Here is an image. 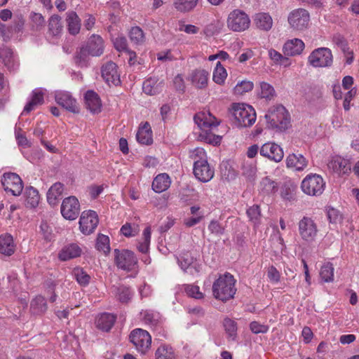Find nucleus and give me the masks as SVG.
Returning a JSON list of instances; mask_svg holds the SVG:
<instances>
[{"label": "nucleus", "instance_id": "nucleus-1", "mask_svg": "<svg viewBox=\"0 0 359 359\" xmlns=\"http://www.w3.org/2000/svg\"><path fill=\"white\" fill-rule=\"evenodd\" d=\"M235 283L236 280L229 273L220 275L212 285L214 297L222 302L232 299L236 292Z\"/></svg>", "mask_w": 359, "mask_h": 359}, {"label": "nucleus", "instance_id": "nucleus-2", "mask_svg": "<svg viewBox=\"0 0 359 359\" xmlns=\"http://www.w3.org/2000/svg\"><path fill=\"white\" fill-rule=\"evenodd\" d=\"M238 127L246 128L252 126L256 121L254 108L245 103H233L229 109Z\"/></svg>", "mask_w": 359, "mask_h": 359}, {"label": "nucleus", "instance_id": "nucleus-3", "mask_svg": "<svg viewBox=\"0 0 359 359\" xmlns=\"http://www.w3.org/2000/svg\"><path fill=\"white\" fill-rule=\"evenodd\" d=\"M264 117L268 127L277 130H286L290 123V115L281 104L270 107Z\"/></svg>", "mask_w": 359, "mask_h": 359}, {"label": "nucleus", "instance_id": "nucleus-4", "mask_svg": "<svg viewBox=\"0 0 359 359\" xmlns=\"http://www.w3.org/2000/svg\"><path fill=\"white\" fill-rule=\"evenodd\" d=\"M250 25L248 15L243 11L236 8L229 13L226 18L227 28L235 32L248 29Z\"/></svg>", "mask_w": 359, "mask_h": 359}, {"label": "nucleus", "instance_id": "nucleus-5", "mask_svg": "<svg viewBox=\"0 0 359 359\" xmlns=\"http://www.w3.org/2000/svg\"><path fill=\"white\" fill-rule=\"evenodd\" d=\"M114 262L116 266L126 271H137L138 261L134 252L128 250H114Z\"/></svg>", "mask_w": 359, "mask_h": 359}, {"label": "nucleus", "instance_id": "nucleus-6", "mask_svg": "<svg viewBox=\"0 0 359 359\" xmlns=\"http://www.w3.org/2000/svg\"><path fill=\"white\" fill-rule=\"evenodd\" d=\"M287 22L291 29L294 31L302 32L309 27L310 14L304 8L294 9L288 14Z\"/></svg>", "mask_w": 359, "mask_h": 359}, {"label": "nucleus", "instance_id": "nucleus-7", "mask_svg": "<svg viewBox=\"0 0 359 359\" xmlns=\"http://www.w3.org/2000/svg\"><path fill=\"white\" fill-rule=\"evenodd\" d=\"M325 187L323 178L317 174L308 175L302 182L301 188L304 193L309 196H320Z\"/></svg>", "mask_w": 359, "mask_h": 359}, {"label": "nucleus", "instance_id": "nucleus-8", "mask_svg": "<svg viewBox=\"0 0 359 359\" xmlns=\"http://www.w3.org/2000/svg\"><path fill=\"white\" fill-rule=\"evenodd\" d=\"M130 341L142 354H145L151 347V337L144 330L137 328L130 334Z\"/></svg>", "mask_w": 359, "mask_h": 359}, {"label": "nucleus", "instance_id": "nucleus-9", "mask_svg": "<svg viewBox=\"0 0 359 359\" xmlns=\"http://www.w3.org/2000/svg\"><path fill=\"white\" fill-rule=\"evenodd\" d=\"M1 184L6 192L13 196H20L23 190V182L20 177L14 172L4 173L1 177Z\"/></svg>", "mask_w": 359, "mask_h": 359}, {"label": "nucleus", "instance_id": "nucleus-10", "mask_svg": "<svg viewBox=\"0 0 359 359\" xmlns=\"http://www.w3.org/2000/svg\"><path fill=\"white\" fill-rule=\"evenodd\" d=\"M309 64L314 67H329L332 63V55L327 48H319L314 50L309 56Z\"/></svg>", "mask_w": 359, "mask_h": 359}, {"label": "nucleus", "instance_id": "nucleus-11", "mask_svg": "<svg viewBox=\"0 0 359 359\" xmlns=\"http://www.w3.org/2000/svg\"><path fill=\"white\" fill-rule=\"evenodd\" d=\"M299 233L302 240L311 243L318 234V228L315 222L310 217H304L298 224Z\"/></svg>", "mask_w": 359, "mask_h": 359}, {"label": "nucleus", "instance_id": "nucleus-12", "mask_svg": "<svg viewBox=\"0 0 359 359\" xmlns=\"http://www.w3.org/2000/svg\"><path fill=\"white\" fill-rule=\"evenodd\" d=\"M60 210L65 219H76L80 212V204L78 199L75 196L65 198L62 203Z\"/></svg>", "mask_w": 359, "mask_h": 359}, {"label": "nucleus", "instance_id": "nucleus-13", "mask_svg": "<svg viewBox=\"0 0 359 359\" xmlns=\"http://www.w3.org/2000/svg\"><path fill=\"white\" fill-rule=\"evenodd\" d=\"M98 222V217L95 211H84L79 219V228L83 233L89 235L95 231Z\"/></svg>", "mask_w": 359, "mask_h": 359}, {"label": "nucleus", "instance_id": "nucleus-14", "mask_svg": "<svg viewBox=\"0 0 359 359\" xmlns=\"http://www.w3.org/2000/svg\"><path fill=\"white\" fill-rule=\"evenodd\" d=\"M194 122L205 133H206V136L205 137V140L209 143L212 142V135L207 132L210 130L212 127H216L218 125V123H215V117L212 116V115L208 113L205 114L198 113L194 116Z\"/></svg>", "mask_w": 359, "mask_h": 359}, {"label": "nucleus", "instance_id": "nucleus-15", "mask_svg": "<svg viewBox=\"0 0 359 359\" xmlns=\"http://www.w3.org/2000/svg\"><path fill=\"white\" fill-rule=\"evenodd\" d=\"M259 154L262 156L266 157L277 163L281 161L284 156L282 148L278 144L273 142H266L259 149Z\"/></svg>", "mask_w": 359, "mask_h": 359}, {"label": "nucleus", "instance_id": "nucleus-16", "mask_svg": "<svg viewBox=\"0 0 359 359\" xmlns=\"http://www.w3.org/2000/svg\"><path fill=\"white\" fill-rule=\"evenodd\" d=\"M55 99L56 102L72 113H79V109L77 102L69 92L57 91L55 93Z\"/></svg>", "mask_w": 359, "mask_h": 359}, {"label": "nucleus", "instance_id": "nucleus-17", "mask_svg": "<svg viewBox=\"0 0 359 359\" xmlns=\"http://www.w3.org/2000/svg\"><path fill=\"white\" fill-rule=\"evenodd\" d=\"M116 67V65L113 62H108L102 67V76L109 86H118L121 82Z\"/></svg>", "mask_w": 359, "mask_h": 359}, {"label": "nucleus", "instance_id": "nucleus-18", "mask_svg": "<svg viewBox=\"0 0 359 359\" xmlns=\"http://www.w3.org/2000/svg\"><path fill=\"white\" fill-rule=\"evenodd\" d=\"M328 168L339 175L348 174L351 170V163L348 159L339 156H334L327 164Z\"/></svg>", "mask_w": 359, "mask_h": 359}, {"label": "nucleus", "instance_id": "nucleus-19", "mask_svg": "<svg viewBox=\"0 0 359 359\" xmlns=\"http://www.w3.org/2000/svg\"><path fill=\"white\" fill-rule=\"evenodd\" d=\"M178 262L184 271L191 275L198 273L201 271V265L188 252L182 254L181 258L178 259Z\"/></svg>", "mask_w": 359, "mask_h": 359}, {"label": "nucleus", "instance_id": "nucleus-20", "mask_svg": "<svg viewBox=\"0 0 359 359\" xmlns=\"http://www.w3.org/2000/svg\"><path fill=\"white\" fill-rule=\"evenodd\" d=\"M196 179L202 182L210 181L215 175L214 168H211L208 162L196 164L193 168Z\"/></svg>", "mask_w": 359, "mask_h": 359}, {"label": "nucleus", "instance_id": "nucleus-21", "mask_svg": "<svg viewBox=\"0 0 359 359\" xmlns=\"http://www.w3.org/2000/svg\"><path fill=\"white\" fill-rule=\"evenodd\" d=\"M304 43L299 39L287 41L283 47V54L287 57L300 55L304 49Z\"/></svg>", "mask_w": 359, "mask_h": 359}, {"label": "nucleus", "instance_id": "nucleus-22", "mask_svg": "<svg viewBox=\"0 0 359 359\" xmlns=\"http://www.w3.org/2000/svg\"><path fill=\"white\" fill-rule=\"evenodd\" d=\"M16 246L13 236L8 233L0 236V257H11L15 252Z\"/></svg>", "mask_w": 359, "mask_h": 359}, {"label": "nucleus", "instance_id": "nucleus-23", "mask_svg": "<svg viewBox=\"0 0 359 359\" xmlns=\"http://www.w3.org/2000/svg\"><path fill=\"white\" fill-rule=\"evenodd\" d=\"M86 108L93 114L101 111L102 104L99 95L93 90H88L85 94Z\"/></svg>", "mask_w": 359, "mask_h": 359}, {"label": "nucleus", "instance_id": "nucleus-24", "mask_svg": "<svg viewBox=\"0 0 359 359\" xmlns=\"http://www.w3.org/2000/svg\"><path fill=\"white\" fill-rule=\"evenodd\" d=\"M308 165V161L301 154H290L287 156L286 165L296 171H302Z\"/></svg>", "mask_w": 359, "mask_h": 359}, {"label": "nucleus", "instance_id": "nucleus-25", "mask_svg": "<svg viewBox=\"0 0 359 359\" xmlns=\"http://www.w3.org/2000/svg\"><path fill=\"white\" fill-rule=\"evenodd\" d=\"M85 47L90 53V56H100L103 53L104 45L102 39L98 35H92Z\"/></svg>", "mask_w": 359, "mask_h": 359}, {"label": "nucleus", "instance_id": "nucleus-26", "mask_svg": "<svg viewBox=\"0 0 359 359\" xmlns=\"http://www.w3.org/2000/svg\"><path fill=\"white\" fill-rule=\"evenodd\" d=\"M81 253V249L79 246L75 243H72L62 248L58 254V258L61 261H67L79 257Z\"/></svg>", "mask_w": 359, "mask_h": 359}, {"label": "nucleus", "instance_id": "nucleus-27", "mask_svg": "<svg viewBox=\"0 0 359 359\" xmlns=\"http://www.w3.org/2000/svg\"><path fill=\"white\" fill-rule=\"evenodd\" d=\"M66 22L70 34H77L81 29V20L75 11H69L66 13Z\"/></svg>", "mask_w": 359, "mask_h": 359}, {"label": "nucleus", "instance_id": "nucleus-28", "mask_svg": "<svg viewBox=\"0 0 359 359\" xmlns=\"http://www.w3.org/2000/svg\"><path fill=\"white\" fill-rule=\"evenodd\" d=\"M199 3V0H173L172 5L175 9L181 13H189L194 11Z\"/></svg>", "mask_w": 359, "mask_h": 359}, {"label": "nucleus", "instance_id": "nucleus-29", "mask_svg": "<svg viewBox=\"0 0 359 359\" xmlns=\"http://www.w3.org/2000/svg\"><path fill=\"white\" fill-rule=\"evenodd\" d=\"M171 180L166 173L158 175L152 182V189L156 193H161L167 190L170 186Z\"/></svg>", "mask_w": 359, "mask_h": 359}, {"label": "nucleus", "instance_id": "nucleus-30", "mask_svg": "<svg viewBox=\"0 0 359 359\" xmlns=\"http://www.w3.org/2000/svg\"><path fill=\"white\" fill-rule=\"evenodd\" d=\"M48 309L46 299L41 295H37L30 302V311L34 315H42Z\"/></svg>", "mask_w": 359, "mask_h": 359}, {"label": "nucleus", "instance_id": "nucleus-31", "mask_svg": "<svg viewBox=\"0 0 359 359\" xmlns=\"http://www.w3.org/2000/svg\"><path fill=\"white\" fill-rule=\"evenodd\" d=\"M116 321V316L110 313H102L96 320V327L102 331L109 332Z\"/></svg>", "mask_w": 359, "mask_h": 359}, {"label": "nucleus", "instance_id": "nucleus-32", "mask_svg": "<svg viewBox=\"0 0 359 359\" xmlns=\"http://www.w3.org/2000/svg\"><path fill=\"white\" fill-rule=\"evenodd\" d=\"M255 23L256 27L263 31H269L273 25L271 16L266 13H259L255 15Z\"/></svg>", "mask_w": 359, "mask_h": 359}, {"label": "nucleus", "instance_id": "nucleus-33", "mask_svg": "<svg viewBox=\"0 0 359 359\" xmlns=\"http://www.w3.org/2000/svg\"><path fill=\"white\" fill-rule=\"evenodd\" d=\"M111 291L116 298L121 303H128L133 297V292L130 287L125 285L113 286Z\"/></svg>", "mask_w": 359, "mask_h": 359}, {"label": "nucleus", "instance_id": "nucleus-34", "mask_svg": "<svg viewBox=\"0 0 359 359\" xmlns=\"http://www.w3.org/2000/svg\"><path fill=\"white\" fill-rule=\"evenodd\" d=\"M136 138L137 142L142 144L149 145L153 142L151 130L148 123H145L139 128Z\"/></svg>", "mask_w": 359, "mask_h": 359}, {"label": "nucleus", "instance_id": "nucleus-35", "mask_svg": "<svg viewBox=\"0 0 359 359\" xmlns=\"http://www.w3.org/2000/svg\"><path fill=\"white\" fill-rule=\"evenodd\" d=\"M48 33L50 35L53 36L60 35L63 30L61 17L56 14L51 15L48 20Z\"/></svg>", "mask_w": 359, "mask_h": 359}, {"label": "nucleus", "instance_id": "nucleus-36", "mask_svg": "<svg viewBox=\"0 0 359 359\" xmlns=\"http://www.w3.org/2000/svg\"><path fill=\"white\" fill-rule=\"evenodd\" d=\"M208 73L203 69H196L191 74L192 83L198 88H203L208 84Z\"/></svg>", "mask_w": 359, "mask_h": 359}, {"label": "nucleus", "instance_id": "nucleus-37", "mask_svg": "<svg viewBox=\"0 0 359 359\" xmlns=\"http://www.w3.org/2000/svg\"><path fill=\"white\" fill-rule=\"evenodd\" d=\"M63 192V184L60 182L53 184L47 193V201L51 205L56 204L57 201Z\"/></svg>", "mask_w": 359, "mask_h": 359}, {"label": "nucleus", "instance_id": "nucleus-38", "mask_svg": "<svg viewBox=\"0 0 359 359\" xmlns=\"http://www.w3.org/2000/svg\"><path fill=\"white\" fill-rule=\"evenodd\" d=\"M25 196L27 207L33 208L38 205L40 196L39 191L35 188L32 187H26Z\"/></svg>", "mask_w": 359, "mask_h": 359}, {"label": "nucleus", "instance_id": "nucleus-39", "mask_svg": "<svg viewBox=\"0 0 359 359\" xmlns=\"http://www.w3.org/2000/svg\"><path fill=\"white\" fill-rule=\"evenodd\" d=\"M29 18L31 30L39 32L44 28L46 22L41 13L32 11L30 13Z\"/></svg>", "mask_w": 359, "mask_h": 359}, {"label": "nucleus", "instance_id": "nucleus-40", "mask_svg": "<svg viewBox=\"0 0 359 359\" xmlns=\"http://www.w3.org/2000/svg\"><path fill=\"white\" fill-rule=\"evenodd\" d=\"M189 158L194 162V166L196 164L199 165L203 163L208 162V158L206 152L204 149L201 147L195 148L189 151Z\"/></svg>", "mask_w": 359, "mask_h": 359}, {"label": "nucleus", "instance_id": "nucleus-41", "mask_svg": "<svg viewBox=\"0 0 359 359\" xmlns=\"http://www.w3.org/2000/svg\"><path fill=\"white\" fill-rule=\"evenodd\" d=\"M141 316L144 323L152 327L158 325L161 318L159 313L151 310L143 311Z\"/></svg>", "mask_w": 359, "mask_h": 359}, {"label": "nucleus", "instance_id": "nucleus-42", "mask_svg": "<svg viewBox=\"0 0 359 359\" xmlns=\"http://www.w3.org/2000/svg\"><path fill=\"white\" fill-rule=\"evenodd\" d=\"M142 90L147 95H153L159 92V83L156 78H149L144 81Z\"/></svg>", "mask_w": 359, "mask_h": 359}, {"label": "nucleus", "instance_id": "nucleus-43", "mask_svg": "<svg viewBox=\"0 0 359 359\" xmlns=\"http://www.w3.org/2000/svg\"><path fill=\"white\" fill-rule=\"evenodd\" d=\"M90 55V52L85 47V46L81 47L76 52L74 56V61L76 64L80 67H86L88 65V61L89 56Z\"/></svg>", "mask_w": 359, "mask_h": 359}, {"label": "nucleus", "instance_id": "nucleus-44", "mask_svg": "<svg viewBox=\"0 0 359 359\" xmlns=\"http://www.w3.org/2000/svg\"><path fill=\"white\" fill-rule=\"evenodd\" d=\"M224 330L230 340H235L237 335V323L229 318H226L223 321Z\"/></svg>", "mask_w": 359, "mask_h": 359}, {"label": "nucleus", "instance_id": "nucleus-45", "mask_svg": "<svg viewBox=\"0 0 359 359\" xmlns=\"http://www.w3.org/2000/svg\"><path fill=\"white\" fill-rule=\"evenodd\" d=\"M156 359H175L172 348L165 344L160 346L156 351Z\"/></svg>", "mask_w": 359, "mask_h": 359}, {"label": "nucleus", "instance_id": "nucleus-46", "mask_svg": "<svg viewBox=\"0 0 359 359\" xmlns=\"http://www.w3.org/2000/svg\"><path fill=\"white\" fill-rule=\"evenodd\" d=\"M320 276L325 283L332 282L334 278V267L332 264L330 262L324 264L320 269Z\"/></svg>", "mask_w": 359, "mask_h": 359}, {"label": "nucleus", "instance_id": "nucleus-47", "mask_svg": "<svg viewBox=\"0 0 359 359\" xmlns=\"http://www.w3.org/2000/svg\"><path fill=\"white\" fill-rule=\"evenodd\" d=\"M227 76L225 68L221 65L220 62H217L215 70L213 72V81L217 84H223Z\"/></svg>", "mask_w": 359, "mask_h": 359}, {"label": "nucleus", "instance_id": "nucleus-48", "mask_svg": "<svg viewBox=\"0 0 359 359\" xmlns=\"http://www.w3.org/2000/svg\"><path fill=\"white\" fill-rule=\"evenodd\" d=\"M76 281L82 286H86L90 283V276L81 268H75L73 271Z\"/></svg>", "mask_w": 359, "mask_h": 359}, {"label": "nucleus", "instance_id": "nucleus-49", "mask_svg": "<svg viewBox=\"0 0 359 359\" xmlns=\"http://www.w3.org/2000/svg\"><path fill=\"white\" fill-rule=\"evenodd\" d=\"M129 37L135 44H141L144 40L143 31L139 27H132L129 32Z\"/></svg>", "mask_w": 359, "mask_h": 359}, {"label": "nucleus", "instance_id": "nucleus-50", "mask_svg": "<svg viewBox=\"0 0 359 359\" xmlns=\"http://www.w3.org/2000/svg\"><path fill=\"white\" fill-rule=\"evenodd\" d=\"M269 57L276 65H285L289 61L287 56L282 55L273 48L269 50Z\"/></svg>", "mask_w": 359, "mask_h": 359}, {"label": "nucleus", "instance_id": "nucleus-51", "mask_svg": "<svg viewBox=\"0 0 359 359\" xmlns=\"http://www.w3.org/2000/svg\"><path fill=\"white\" fill-rule=\"evenodd\" d=\"M260 96L266 100H271L275 96V90L272 86L266 82L260 83Z\"/></svg>", "mask_w": 359, "mask_h": 359}, {"label": "nucleus", "instance_id": "nucleus-52", "mask_svg": "<svg viewBox=\"0 0 359 359\" xmlns=\"http://www.w3.org/2000/svg\"><path fill=\"white\" fill-rule=\"evenodd\" d=\"M96 248L98 250L102 251L104 254L109 252V237L103 234H100L97 238Z\"/></svg>", "mask_w": 359, "mask_h": 359}, {"label": "nucleus", "instance_id": "nucleus-53", "mask_svg": "<svg viewBox=\"0 0 359 359\" xmlns=\"http://www.w3.org/2000/svg\"><path fill=\"white\" fill-rule=\"evenodd\" d=\"M254 84L250 81H242L234 87V93L236 95H243L250 92L253 89Z\"/></svg>", "mask_w": 359, "mask_h": 359}, {"label": "nucleus", "instance_id": "nucleus-54", "mask_svg": "<svg viewBox=\"0 0 359 359\" xmlns=\"http://www.w3.org/2000/svg\"><path fill=\"white\" fill-rule=\"evenodd\" d=\"M139 231V226L136 224L126 223L121 229V232L126 237L135 236Z\"/></svg>", "mask_w": 359, "mask_h": 359}, {"label": "nucleus", "instance_id": "nucleus-55", "mask_svg": "<svg viewBox=\"0 0 359 359\" xmlns=\"http://www.w3.org/2000/svg\"><path fill=\"white\" fill-rule=\"evenodd\" d=\"M296 187L291 183H285L281 188V196L285 200L290 201L294 197Z\"/></svg>", "mask_w": 359, "mask_h": 359}, {"label": "nucleus", "instance_id": "nucleus-56", "mask_svg": "<svg viewBox=\"0 0 359 359\" xmlns=\"http://www.w3.org/2000/svg\"><path fill=\"white\" fill-rule=\"evenodd\" d=\"M185 292L188 296L197 299H201L204 297L203 293L200 291V288L198 285H186Z\"/></svg>", "mask_w": 359, "mask_h": 359}, {"label": "nucleus", "instance_id": "nucleus-57", "mask_svg": "<svg viewBox=\"0 0 359 359\" xmlns=\"http://www.w3.org/2000/svg\"><path fill=\"white\" fill-rule=\"evenodd\" d=\"M247 215L255 224H258L260 219V210L259 205H252L247 210Z\"/></svg>", "mask_w": 359, "mask_h": 359}, {"label": "nucleus", "instance_id": "nucleus-58", "mask_svg": "<svg viewBox=\"0 0 359 359\" xmlns=\"http://www.w3.org/2000/svg\"><path fill=\"white\" fill-rule=\"evenodd\" d=\"M208 230L216 236H220L224 233V227L217 220H212L210 222Z\"/></svg>", "mask_w": 359, "mask_h": 359}, {"label": "nucleus", "instance_id": "nucleus-59", "mask_svg": "<svg viewBox=\"0 0 359 359\" xmlns=\"http://www.w3.org/2000/svg\"><path fill=\"white\" fill-rule=\"evenodd\" d=\"M261 185L267 194L273 193L277 191V184L269 177H265L261 182Z\"/></svg>", "mask_w": 359, "mask_h": 359}, {"label": "nucleus", "instance_id": "nucleus-60", "mask_svg": "<svg viewBox=\"0 0 359 359\" xmlns=\"http://www.w3.org/2000/svg\"><path fill=\"white\" fill-rule=\"evenodd\" d=\"M114 45L115 48L118 51H126L127 48V39L123 36H118L114 40Z\"/></svg>", "mask_w": 359, "mask_h": 359}, {"label": "nucleus", "instance_id": "nucleus-61", "mask_svg": "<svg viewBox=\"0 0 359 359\" xmlns=\"http://www.w3.org/2000/svg\"><path fill=\"white\" fill-rule=\"evenodd\" d=\"M251 331L255 334L266 333L269 330L267 325L261 324L257 321H253L250 324Z\"/></svg>", "mask_w": 359, "mask_h": 359}, {"label": "nucleus", "instance_id": "nucleus-62", "mask_svg": "<svg viewBox=\"0 0 359 359\" xmlns=\"http://www.w3.org/2000/svg\"><path fill=\"white\" fill-rule=\"evenodd\" d=\"M267 276L269 280L273 283H277L280 281V274L273 266H271L268 268Z\"/></svg>", "mask_w": 359, "mask_h": 359}, {"label": "nucleus", "instance_id": "nucleus-63", "mask_svg": "<svg viewBox=\"0 0 359 359\" xmlns=\"http://www.w3.org/2000/svg\"><path fill=\"white\" fill-rule=\"evenodd\" d=\"M243 174L248 178L252 179L256 174V167L252 164L245 163L242 167Z\"/></svg>", "mask_w": 359, "mask_h": 359}, {"label": "nucleus", "instance_id": "nucleus-64", "mask_svg": "<svg viewBox=\"0 0 359 359\" xmlns=\"http://www.w3.org/2000/svg\"><path fill=\"white\" fill-rule=\"evenodd\" d=\"M334 43L346 53L348 50V44L346 39L341 35H336L333 37Z\"/></svg>", "mask_w": 359, "mask_h": 359}]
</instances>
